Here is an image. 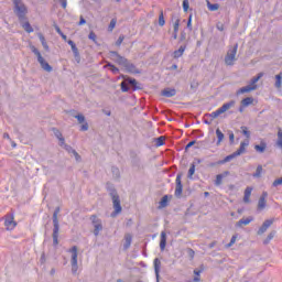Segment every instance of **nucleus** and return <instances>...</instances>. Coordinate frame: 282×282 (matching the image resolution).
I'll return each mask as SVG.
<instances>
[{
	"instance_id": "obj_9",
	"label": "nucleus",
	"mask_w": 282,
	"mask_h": 282,
	"mask_svg": "<svg viewBox=\"0 0 282 282\" xmlns=\"http://www.w3.org/2000/svg\"><path fill=\"white\" fill-rule=\"evenodd\" d=\"M93 227H94V235L95 237H98L102 230V220H100V218H98V216H91L90 217Z\"/></svg>"
},
{
	"instance_id": "obj_49",
	"label": "nucleus",
	"mask_w": 282,
	"mask_h": 282,
	"mask_svg": "<svg viewBox=\"0 0 282 282\" xmlns=\"http://www.w3.org/2000/svg\"><path fill=\"white\" fill-rule=\"evenodd\" d=\"M195 175V164H192L189 170H188V177H193Z\"/></svg>"
},
{
	"instance_id": "obj_47",
	"label": "nucleus",
	"mask_w": 282,
	"mask_h": 282,
	"mask_svg": "<svg viewBox=\"0 0 282 282\" xmlns=\"http://www.w3.org/2000/svg\"><path fill=\"white\" fill-rule=\"evenodd\" d=\"M241 131L246 138H250V131L248 130V127L242 126Z\"/></svg>"
},
{
	"instance_id": "obj_15",
	"label": "nucleus",
	"mask_w": 282,
	"mask_h": 282,
	"mask_svg": "<svg viewBox=\"0 0 282 282\" xmlns=\"http://www.w3.org/2000/svg\"><path fill=\"white\" fill-rule=\"evenodd\" d=\"M53 236L58 237V210L53 214Z\"/></svg>"
},
{
	"instance_id": "obj_42",
	"label": "nucleus",
	"mask_w": 282,
	"mask_h": 282,
	"mask_svg": "<svg viewBox=\"0 0 282 282\" xmlns=\"http://www.w3.org/2000/svg\"><path fill=\"white\" fill-rule=\"evenodd\" d=\"M76 120L78 121L79 124H83V122H86L85 116L84 115H76L75 116Z\"/></svg>"
},
{
	"instance_id": "obj_26",
	"label": "nucleus",
	"mask_w": 282,
	"mask_h": 282,
	"mask_svg": "<svg viewBox=\"0 0 282 282\" xmlns=\"http://www.w3.org/2000/svg\"><path fill=\"white\" fill-rule=\"evenodd\" d=\"M254 102V99L252 97H247L241 100V106L242 107H250Z\"/></svg>"
},
{
	"instance_id": "obj_50",
	"label": "nucleus",
	"mask_w": 282,
	"mask_h": 282,
	"mask_svg": "<svg viewBox=\"0 0 282 282\" xmlns=\"http://www.w3.org/2000/svg\"><path fill=\"white\" fill-rule=\"evenodd\" d=\"M187 28L188 30H193V14L188 17Z\"/></svg>"
},
{
	"instance_id": "obj_12",
	"label": "nucleus",
	"mask_w": 282,
	"mask_h": 282,
	"mask_svg": "<svg viewBox=\"0 0 282 282\" xmlns=\"http://www.w3.org/2000/svg\"><path fill=\"white\" fill-rule=\"evenodd\" d=\"M249 144H250V141H248V140L247 141H242L240 143L239 149L236 152H234L236 154V156L239 158V155H243V153H246V149H248Z\"/></svg>"
},
{
	"instance_id": "obj_2",
	"label": "nucleus",
	"mask_w": 282,
	"mask_h": 282,
	"mask_svg": "<svg viewBox=\"0 0 282 282\" xmlns=\"http://www.w3.org/2000/svg\"><path fill=\"white\" fill-rule=\"evenodd\" d=\"M31 52H33V54H35V56H37V62L40 63L42 69H44V72H52V66L50 65V63H47V61H45V58L43 57V55H41V52L37 51L36 46L31 45L30 46Z\"/></svg>"
},
{
	"instance_id": "obj_24",
	"label": "nucleus",
	"mask_w": 282,
	"mask_h": 282,
	"mask_svg": "<svg viewBox=\"0 0 282 282\" xmlns=\"http://www.w3.org/2000/svg\"><path fill=\"white\" fill-rule=\"evenodd\" d=\"M160 248L161 250H164L166 248V232H161V241H160Z\"/></svg>"
},
{
	"instance_id": "obj_8",
	"label": "nucleus",
	"mask_w": 282,
	"mask_h": 282,
	"mask_svg": "<svg viewBox=\"0 0 282 282\" xmlns=\"http://www.w3.org/2000/svg\"><path fill=\"white\" fill-rule=\"evenodd\" d=\"M111 58H112V61H115L119 65H122L123 67H126L128 69V72H133V66L129 65V62L127 61V58L118 55V53L112 52L111 53Z\"/></svg>"
},
{
	"instance_id": "obj_36",
	"label": "nucleus",
	"mask_w": 282,
	"mask_h": 282,
	"mask_svg": "<svg viewBox=\"0 0 282 282\" xmlns=\"http://www.w3.org/2000/svg\"><path fill=\"white\" fill-rule=\"evenodd\" d=\"M207 8L208 10H210V12H215L217 10H219V6L217 3H210V2H207Z\"/></svg>"
},
{
	"instance_id": "obj_43",
	"label": "nucleus",
	"mask_w": 282,
	"mask_h": 282,
	"mask_svg": "<svg viewBox=\"0 0 282 282\" xmlns=\"http://www.w3.org/2000/svg\"><path fill=\"white\" fill-rule=\"evenodd\" d=\"M174 32H180V18H176L173 24Z\"/></svg>"
},
{
	"instance_id": "obj_1",
	"label": "nucleus",
	"mask_w": 282,
	"mask_h": 282,
	"mask_svg": "<svg viewBox=\"0 0 282 282\" xmlns=\"http://www.w3.org/2000/svg\"><path fill=\"white\" fill-rule=\"evenodd\" d=\"M68 257L70 259L72 272L76 274V272H78V247L73 246L69 248Z\"/></svg>"
},
{
	"instance_id": "obj_25",
	"label": "nucleus",
	"mask_w": 282,
	"mask_h": 282,
	"mask_svg": "<svg viewBox=\"0 0 282 282\" xmlns=\"http://www.w3.org/2000/svg\"><path fill=\"white\" fill-rule=\"evenodd\" d=\"M184 52H186V46H180L177 51H174V58H180L184 55Z\"/></svg>"
},
{
	"instance_id": "obj_17",
	"label": "nucleus",
	"mask_w": 282,
	"mask_h": 282,
	"mask_svg": "<svg viewBox=\"0 0 282 282\" xmlns=\"http://www.w3.org/2000/svg\"><path fill=\"white\" fill-rule=\"evenodd\" d=\"M4 226L7 230H14V228H17V221H14V217L6 219Z\"/></svg>"
},
{
	"instance_id": "obj_64",
	"label": "nucleus",
	"mask_w": 282,
	"mask_h": 282,
	"mask_svg": "<svg viewBox=\"0 0 282 282\" xmlns=\"http://www.w3.org/2000/svg\"><path fill=\"white\" fill-rule=\"evenodd\" d=\"M193 144H195V141H191V142L186 145V149H191V147H193Z\"/></svg>"
},
{
	"instance_id": "obj_7",
	"label": "nucleus",
	"mask_w": 282,
	"mask_h": 282,
	"mask_svg": "<svg viewBox=\"0 0 282 282\" xmlns=\"http://www.w3.org/2000/svg\"><path fill=\"white\" fill-rule=\"evenodd\" d=\"M110 195L115 208V212L111 214V217H116L117 215H120L122 213V206L120 205V196H118V193L116 192H112Z\"/></svg>"
},
{
	"instance_id": "obj_41",
	"label": "nucleus",
	"mask_w": 282,
	"mask_h": 282,
	"mask_svg": "<svg viewBox=\"0 0 282 282\" xmlns=\"http://www.w3.org/2000/svg\"><path fill=\"white\" fill-rule=\"evenodd\" d=\"M73 54L76 63H80V53L78 52V48L73 51Z\"/></svg>"
},
{
	"instance_id": "obj_48",
	"label": "nucleus",
	"mask_w": 282,
	"mask_h": 282,
	"mask_svg": "<svg viewBox=\"0 0 282 282\" xmlns=\"http://www.w3.org/2000/svg\"><path fill=\"white\" fill-rule=\"evenodd\" d=\"M72 158L76 160V162H80L82 158L80 154L76 152V150L70 154Z\"/></svg>"
},
{
	"instance_id": "obj_19",
	"label": "nucleus",
	"mask_w": 282,
	"mask_h": 282,
	"mask_svg": "<svg viewBox=\"0 0 282 282\" xmlns=\"http://www.w3.org/2000/svg\"><path fill=\"white\" fill-rule=\"evenodd\" d=\"M133 237L131 236V234H126L124 238H123V248L124 250H128V248H131V241H132Z\"/></svg>"
},
{
	"instance_id": "obj_40",
	"label": "nucleus",
	"mask_w": 282,
	"mask_h": 282,
	"mask_svg": "<svg viewBox=\"0 0 282 282\" xmlns=\"http://www.w3.org/2000/svg\"><path fill=\"white\" fill-rule=\"evenodd\" d=\"M261 173H263V166L259 165L253 174V177H261Z\"/></svg>"
},
{
	"instance_id": "obj_16",
	"label": "nucleus",
	"mask_w": 282,
	"mask_h": 282,
	"mask_svg": "<svg viewBox=\"0 0 282 282\" xmlns=\"http://www.w3.org/2000/svg\"><path fill=\"white\" fill-rule=\"evenodd\" d=\"M253 220L254 218L252 217L241 218L239 221L236 223V228H243V226H248Z\"/></svg>"
},
{
	"instance_id": "obj_62",
	"label": "nucleus",
	"mask_w": 282,
	"mask_h": 282,
	"mask_svg": "<svg viewBox=\"0 0 282 282\" xmlns=\"http://www.w3.org/2000/svg\"><path fill=\"white\" fill-rule=\"evenodd\" d=\"M229 140L230 142H235V133H229Z\"/></svg>"
},
{
	"instance_id": "obj_35",
	"label": "nucleus",
	"mask_w": 282,
	"mask_h": 282,
	"mask_svg": "<svg viewBox=\"0 0 282 282\" xmlns=\"http://www.w3.org/2000/svg\"><path fill=\"white\" fill-rule=\"evenodd\" d=\"M169 204V196H163L162 199L160 200V208H166Z\"/></svg>"
},
{
	"instance_id": "obj_44",
	"label": "nucleus",
	"mask_w": 282,
	"mask_h": 282,
	"mask_svg": "<svg viewBox=\"0 0 282 282\" xmlns=\"http://www.w3.org/2000/svg\"><path fill=\"white\" fill-rule=\"evenodd\" d=\"M80 131H89V123L87 121L80 123Z\"/></svg>"
},
{
	"instance_id": "obj_28",
	"label": "nucleus",
	"mask_w": 282,
	"mask_h": 282,
	"mask_svg": "<svg viewBox=\"0 0 282 282\" xmlns=\"http://www.w3.org/2000/svg\"><path fill=\"white\" fill-rule=\"evenodd\" d=\"M252 91V88H250L248 85L237 90V96H241V94H250Z\"/></svg>"
},
{
	"instance_id": "obj_29",
	"label": "nucleus",
	"mask_w": 282,
	"mask_h": 282,
	"mask_svg": "<svg viewBox=\"0 0 282 282\" xmlns=\"http://www.w3.org/2000/svg\"><path fill=\"white\" fill-rule=\"evenodd\" d=\"M216 135H217V139H218L216 144H217V147H219V144H221V142H224V132H221L220 129H217L216 130Z\"/></svg>"
},
{
	"instance_id": "obj_11",
	"label": "nucleus",
	"mask_w": 282,
	"mask_h": 282,
	"mask_svg": "<svg viewBox=\"0 0 282 282\" xmlns=\"http://www.w3.org/2000/svg\"><path fill=\"white\" fill-rule=\"evenodd\" d=\"M261 78H263V73H259L256 77H253L249 85H247L250 89H252V91L257 90V83H259V80H261Z\"/></svg>"
},
{
	"instance_id": "obj_56",
	"label": "nucleus",
	"mask_w": 282,
	"mask_h": 282,
	"mask_svg": "<svg viewBox=\"0 0 282 282\" xmlns=\"http://www.w3.org/2000/svg\"><path fill=\"white\" fill-rule=\"evenodd\" d=\"M273 186H274V187H276V186H282V177L275 180V181L273 182Z\"/></svg>"
},
{
	"instance_id": "obj_61",
	"label": "nucleus",
	"mask_w": 282,
	"mask_h": 282,
	"mask_svg": "<svg viewBox=\"0 0 282 282\" xmlns=\"http://www.w3.org/2000/svg\"><path fill=\"white\" fill-rule=\"evenodd\" d=\"M85 23H87V21H85V18L80 17L79 25H85Z\"/></svg>"
},
{
	"instance_id": "obj_31",
	"label": "nucleus",
	"mask_w": 282,
	"mask_h": 282,
	"mask_svg": "<svg viewBox=\"0 0 282 282\" xmlns=\"http://www.w3.org/2000/svg\"><path fill=\"white\" fill-rule=\"evenodd\" d=\"M55 135H56L57 140H59V147H63V144H65V138H63V133H61V131L56 130Z\"/></svg>"
},
{
	"instance_id": "obj_13",
	"label": "nucleus",
	"mask_w": 282,
	"mask_h": 282,
	"mask_svg": "<svg viewBox=\"0 0 282 282\" xmlns=\"http://www.w3.org/2000/svg\"><path fill=\"white\" fill-rule=\"evenodd\" d=\"M127 85H132V87H138V82L135 79H126L121 83V90L129 91V87Z\"/></svg>"
},
{
	"instance_id": "obj_32",
	"label": "nucleus",
	"mask_w": 282,
	"mask_h": 282,
	"mask_svg": "<svg viewBox=\"0 0 282 282\" xmlns=\"http://www.w3.org/2000/svg\"><path fill=\"white\" fill-rule=\"evenodd\" d=\"M23 30H25V32H28L29 34H31V32H34V29L32 28V25L30 24V22H24L22 24Z\"/></svg>"
},
{
	"instance_id": "obj_6",
	"label": "nucleus",
	"mask_w": 282,
	"mask_h": 282,
	"mask_svg": "<svg viewBox=\"0 0 282 282\" xmlns=\"http://www.w3.org/2000/svg\"><path fill=\"white\" fill-rule=\"evenodd\" d=\"M14 1V12L19 19H25V14H28V7L21 2V0Z\"/></svg>"
},
{
	"instance_id": "obj_51",
	"label": "nucleus",
	"mask_w": 282,
	"mask_h": 282,
	"mask_svg": "<svg viewBox=\"0 0 282 282\" xmlns=\"http://www.w3.org/2000/svg\"><path fill=\"white\" fill-rule=\"evenodd\" d=\"M189 2L188 0H183V10L184 12H188Z\"/></svg>"
},
{
	"instance_id": "obj_45",
	"label": "nucleus",
	"mask_w": 282,
	"mask_h": 282,
	"mask_svg": "<svg viewBox=\"0 0 282 282\" xmlns=\"http://www.w3.org/2000/svg\"><path fill=\"white\" fill-rule=\"evenodd\" d=\"M116 23H117L116 19H112L110 21V24L108 26L109 32H113V29L116 28Z\"/></svg>"
},
{
	"instance_id": "obj_18",
	"label": "nucleus",
	"mask_w": 282,
	"mask_h": 282,
	"mask_svg": "<svg viewBox=\"0 0 282 282\" xmlns=\"http://www.w3.org/2000/svg\"><path fill=\"white\" fill-rule=\"evenodd\" d=\"M177 91L174 88H165L162 90L161 95L164 96L165 98H173Z\"/></svg>"
},
{
	"instance_id": "obj_52",
	"label": "nucleus",
	"mask_w": 282,
	"mask_h": 282,
	"mask_svg": "<svg viewBox=\"0 0 282 282\" xmlns=\"http://www.w3.org/2000/svg\"><path fill=\"white\" fill-rule=\"evenodd\" d=\"M156 147H162L164 144V137H160L156 139Z\"/></svg>"
},
{
	"instance_id": "obj_27",
	"label": "nucleus",
	"mask_w": 282,
	"mask_h": 282,
	"mask_svg": "<svg viewBox=\"0 0 282 282\" xmlns=\"http://www.w3.org/2000/svg\"><path fill=\"white\" fill-rule=\"evenodd\" d=\"M37 36L42 43V47H44V50L47 52L50 50V46L47 45V41H45V36H43L42 33H39Z\"/></svg>"
},
{
	"instance_id": "obj_3",
	"label": "nucleus",
	"mask_w": 282,
	"mask_h": 282,
	"mask_svg": "<svg viewBox=\"0 0 282 282\" xmlns=\"http://www.w3.org/2000/svg\"><path fill=\"white\" fill-rule=\"evenodd\" d=\"M31 52H33V54H35V56H37V62L40 63L42 69H44V72H52V66L50 65V63H47V61H45V58L43 57V55H41V52L37 51L36 46L31 45L30 46Z\"/></svg>"
},
{
	"instance_id": "obj_60",
	"label": "nucleus",
	"mask_w": 282,
	"mask_h": 282,
	"mask_svg": "<svg viewBox=\"0 0 282 282\" xmlns=\"http://www.w3.org/2000/svg\"><path fill=\"white\" fill-rule=\"evenodd\" d=\"M54 246H58V236H53Z\"/></svg>"
},
{
	"instance_id": "obj_39",
	"label": "nucleus",
	"mask_w": 282,
	"mask_h": 282,
	"mask_svg": "<svg viewBox=\"0 0 282 282\" xmlns=\"http://www.w3.org/2000/svg\"><path fill=\"white\" fill-rule=\"evenodd\" d=\"M166 21L164 20V12L161 11L160 15H159V25H161V28H163V25H165Z\"/></svg>"
},
{
	"instance_id": "obj_14",
	"label": "nucleus",
	"mask_w": 282,
	"mask_h": 282,
	"mask_svg": "<svg viewBox=\"0 0 282 282\" xmlns=\"http://www.w3.org/2000/svg\"><path fill=\"white\" fill-rule=\"evenodd\" d=\"M182 174H177L176 176V188H175V196L180 197L182 195Z\"/></svg>"
},
{
	"instance_id": "obj_34",
	"label": "nucleus",
	"mask_w": 282,
	"mask_h": 282,
	"mask_svg": "<svg viewBox=\"0 0 282 282\" xmlns=\"http://www.w3.org/2000/svg\"><path fill=\"white\" fill-rule=\"evenodd\" d=\"M237 158V154L234 152L230 155H227L223 161L219 162V164H226V162H230V160H235Z\"/></svg>"
},
{
	"instance_id": "obj_20",
	"label": "nucleus",
	"mask_w": 282,
	"mask_h": 282,
	"mask_svg": "<svg viewBox=\"0 0 282 282\" xmlns=\"http://www.w3.org/2000/svg\"><path fill=\"white\" fill-rule=\"evenodd\" d=\"M228 175H230V172H224L223 174H218L215 181L216 186H221L224 178L228 177Z\"/></svg>"
},
{
	"instance_id": "obj_37",
	"label": "nucleus",
	"mask_w": 282,
	"mask_h": 282,
	"mask_svg": "<svg viewBox=\"0 0 282 282\" xmlns=\"http://www.w3.org/2000/svg\"><path fill=\"white\" fill-rule=\"evenodd\" d=\"M276 147H279V149H282V130L281 129L278 131Z\"/></svg>"
},
{
	"instance_id": "obj_23",
	"label": "nucleus",
	"mask_w": 282,
	"mask_h": 282,
	"mask_svg": "<svg viewBox=\"0 0 282 282\" xmlns=\"http://www.w3.org/2000/svg\"><path fill=\"white\" fill-rule=\"evenodd\" d=\"M250 195H252V187H247L245 189V197H243V202L246 204L250 203Z\"/></svg>"
},
{
	"instance_id": "obj_38",
	"label": "nucleus",
	"mask_w": 282,
	"mask_h": 282,
	"mask_svg": "<svg viewBox=\"0 0 282 282\" xmlns=\"http://www.w3.org/2000/svg\"><path fill=\"white\" fill-rule=\"evenodd\" d=\"M61 147H63L67 151V153H69V155H72L76 151V150H74V148H72V145H68L65 142Z\"/></svg>"
},
{
	"instance_id": "obj_53",
	"label": "nucleus",
	"mask_w": 282,
	"mask_h": 282,
	"mask_svg": "<svg viewBox=\"0 0 282 282\" xmlns=\"http://www.w3.org/2000/svg\"><path fill=\"white\" fill-rule=\"evenodd\" d=\"M106 67H109L110 70L112 72V74H118V67L111 65V64H108Z\"/></svg>"
},
{
	"instance_id": "obj_30",
	"label": "nucleus",
	"mask_w": 282,
	"mask_h": 282,
	"mask_svg": "<svg viewBox=\"0 0 282 282\" xmlns=\"http://www.w3.org/2000/svg\"><path fill=\"white\" fill-rule=\"evenodd\" d=\"M267 147L265 142H261L259 145H254V149L258 153H263Z\"/></svg>"
},
{
	"instance_id": "obj_63",
	"label": "nucleus",
	"mask_w": 282,
	"mask_h": 282,
	"mask_svg": "<svg viewBox=\"0 0 282 282\" xmlns=\"http://www.w3.org/2000/svg\"><path fill=\"white\" fill-rule=\"evenodd\" d=\"M122 41H124V37H123V36H120L119 40L117 41V45H121V44H122Z\"/></svg>"
},
{
	"instance_id": "obj_54",
	"label": "nucleus",
	"mask_w": 282,
	"mask_h": 282,
	"mask_svg": "<svg viewBox=\"0 0 282 282\" xmlns=\"http://www.w3.org/2000/svg\"><path fill=\"white\" fill-rule=\"evenodd\" d=\"M194 274L196 275L194 282H199V274H202V271L194 270Z\"/></svg>"
},
{
	"instance_id": "obj_55",
	"label": "nucleus",
	"mask_w": 282,
	"mask_h": 282,
	"mask_svg": "<svg viewBox=\"0 0 282 282\" xmlns=\"http://www.w3.org/2000/svg\"><path fill=\"white\" fill-rule=\"evenodd\" d=\"M68 45H70L72 52L78 50V47H76V44L72 40L68 41Z\"/></svg>"
},
{
	"instance_id": "obj_57",
	"label": "nucleus",
	"mask_w": 282,
	"mask_h": 282,
	"mask_svg": "<svg viewBox=\"0 0 282 282\" xmlns=\"http://www.w3.org/2000/svg\"><path fill=\"white\" fill-rule=\"evenodd\" d=\"M272 239H274V232H270L267 237L265 243H268L269 241H272Z\"/></svg>"
},
{
	"instance_id": "obj_22",
	"label": "nucleus",
	"mask_w": 282,
	"mask_h": 282,
	"mask_svg": "<svg viewBox=\"0 0 282 282\" xmlns=\"http://www.w3.org/2000/svg\"><path fill=\"white\" fill-rule=\"evenodd\" d=\"M160 268H162V262L156 258L154 259V272L156 274V279L160 276Z\"/></svg>"
},
{
	"instance_id": "obj_58",
	"label": "nucleus",
	"mask_w": 282,
	"mask_h": 282,
	"mask_svg": "<svg viewBox=\"0 0 282 282\" xmlns=\"http://www.w3.org/2000/svg\"><path fill=\"white\" fill-rule=\"evenodd\" d=\"M88 39H90V41H96V33L90 32Z\"/></svg>"
},
{
	"instance_id": "obj_21",
	"label": "nucleus",
	"mask_w": 282,
	"mask_h": 282,
	"mask_svg": "<svg viewBox=\"0 0 282 282\" xmlns=\"http://www.w3.org/2000/svg\"><path fill=\"white\" fill-rule=\"evenodd\" d=\"M268 197V193L263 192L262 196L259 198L258 208L259 210H263L265 208V198Z\"/></svg>"
},
{
	"instance_id": "obj_10",
	"label": "nucleus",
	"mask_w": 282,
	"mask_h": 282,
	"mask_svg": "<svg viewBox=\"0 0 282 282\" xmlns=\"http://www.w3.org/2000/svg\"><path fill=\"white\" fill-rule=\"evenodd\" d=\"M274 224L273 219H267L262 226L258 229V235H264L268 231V228Z\"/></svg>"
},
{
	"instance_id": "obj_5",
	"label": "nucleus",
	"mask_w": 282,
	"mask_h": 282,
	"mask_svg": "<svg viewBox=\"0 0 282 282\" xmlns=\"http://www.w3.org/2000/svg\"><path fill=\"white\" fill-rule=\"evenodd\" d=\"M236 101L231 100L228 101L226 104H224L220 108H218L216 111L212 112L209 116L210 118H219V116H221V113H226V111L232 109V107H235Z\"/></svg>"
},
{
	"instance_id": "obj_4",
	"label": "nucleus",
	"mask_w": 282,
	"mask_h": 282,
	"mask_svg": "<svg viewBox=\"0 0 282 282\" xmlns=\"http://www.w3.org/2000/svg\"><path fill=\"white\" fill-rule=\"evenodd\" d=\"M237 50H239V44H235L234 46L229 47L226 56H225V64L228 66L235 65L237 61Z\"/></svg>"
},
{
	"instance_id": "obj_46",
	"label": "nucleus",
	"mask_w": 282,
	"mask_h": 282,
	"mask_svg": "<svg viewBox=\"0 0 282 282\" xmlns=\"http://www.w3.org/2000/svg\"><path fill=\"white\" fill-rule=\"evenodd\" d=\"M235 243H237V235H234L231 237L230 242L227 245V248H231V246H235Z\"/></svg>"
},
{
	"instance_id": "obj_33",
	"label": "nucleus",
	"mask_w": 282,
	"mask_h": 282,
	"mask_svg": "<svg viewBox=\"0 0 282 282\" xmlns=\"http://www.w3.org/2000/svg\"><path fill=\"white\" fill-rule=\"evenodd\" d=\"M275 87H276V89H281V87H282V75L281 74L275 75Z\"/></svg>"
},
{
	"instance_id": "obj_59",
	"label": "nucleus",
	"mask_w": 282,
	"mask_h": 282,
	"mask_svg": "<svg viewBox=\"0 0 282 282\" xmlns=\"http://www.w3.org/2000/svg\"><path fill=\"white\" fill-rule=\"evenodd\" d=\"M62 8H67V0H59Z\"/></svg>"
}]
</instances>
